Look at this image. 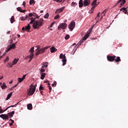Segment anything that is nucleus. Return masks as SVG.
Returning a JSON list of instances; mask_svg holds the SVG:
<instances>
[{
    "label": "nucleus",
    "instance_id": "1",
    "mask_svg": "<svg viewBox=\"0 0 128 128\" xmlns=\"http://www.w3.org/2000/svg\"><path fill=\"white\" fill-rule=\"evenodd\" d=\"M44 19L41 18L40 20H35L33 24V28L34 30H36V28H40V26H42L44 24Z\"/></svg>",
    "mask_w": 128,
    "mask_h": 128
},
{
    "label": "nucleus",
    "instance_id": "2",
    "mask_svg": "<svg viewBox=\"0 0 128 128\" xmlns=\"http://www.w3.org/2000/svg\"><path fill=\"white\" fill-rule=\"evenodd\" d=\"M27 92L28 96H32V94H34V92H36V86H34V85L31 84L30 86V89H28Z\"/></svg>",
    "mask_w": 128,
    "mask_h": 128
},
{
    "label": "nucleus",
    "instance_id": "3",
    "mask_svg": "<svg viewBox=\"0 0 128 128\" xmlns=\"http://www.w3.org/2000/svg\"><path fill=\"white\" fill-rule=\"evenodd\" d=\"M50 46H47L44 48H42L40 50H38L37 51H36L35 56H38V54H42L46 52V50H48V48H49Z\"/></svg>",
    "mask_w": 128,
    "mask_h": 128
},
{
    "label": "nucleus",
    "instance_id": "4",
    "mask_svg": "<svg viewBox=\"0 0 128 128\" xmlns=\"http://www.w3.org/2000/svg\"><path fill=\"white\" fill-rule=\"evenodd\" d=\"M46 68H48V62H43L42 64V66L41 67L40 73L44 72H46Z\"/></svg>",
    "mask_w": 128,
    "mask_h": 128
},
{
    "label": "nucleus",
    "instance_id": "5",
    "mask_svg": "<svg viewBox=\"0 0 128 128\" xmlns=\"http://www.w3.org/2000/svg\"><path fill=\"white\" fill-rule=\"evenodd\" d=\"M76 26V22L72 21L70 22V24L68 25V28L70 30V32H72V30Z\"/></svg>",
    "mask_w": 128,
    "mask_h": 128
},
{
    "label": "nucleus",
    "instance_id": "6",
    "mask_svg": "<svg viewBox=\"0 0 128 128\" xmlns=\"http://www.w3.org/2000/svg\"><path fill=\"white\" fill-rule=\"evenodd\" d=\"M68 26V24L66 23H62L58 26V30H66V28Z\"/></svg>",
    "mask_w": 128,
    "mask_h": 128
},
{
    "label": "nucleus",
    "instance_id": "7",
    "mask_svg": "<svg viewBox=\"0 0 128 128\" xmlns=\"http://www.w3.org/2000/svg\"><path fill=\"white\" fill-rule=\"evenodd\" d=\"M88 36H90V33H88L84 35V36L82 37V38L80 40L79 42L81 44H82V42H84V40H86L87 38H88Z\"/></svg>",
    "mask_w": 128,
    "mask_h": 128
},
{
    "label": "nucleus",
    "instance_id": "8",
    "mask_svg": "<svg viewBox=\"0 0 128 128\" xmlns=\"http://www.w3.org/2000/svg\"><path fill=\"white\" fill-rule=\"evenodd\" d=\"M116 56H107V60L108 62H114V58H116Z\"/></svg>",
    "mask_w": 128,
    "mask_h": 128
},
{
    "label": "nucleus",
    "instance_id": "9",
    "mask_svg": "<svg viewBox=\"0 0 128 128\" xmlns=\"http://www.w3.org/2000/svg\"><path fill=\"white\" fill-rule=\"evenodd\" d=\"M0 118L4 120H8V115L6 114H2L0 115Z\"/></svg>",
    "mask_w": 128,
    "mask_h": 128
},
{
    "label": "nucleus",
    "instance_id": "10",
    "mask_svg": "<svg viewBox=\"0 0 128 128\" xmlns=\"http://www.w3.org/2000/svg\"><path fill=\"white\" fill-rule=\"evenodd\" d=\"M30 30V24H28L27 26H25V27H22V30L23 32H24V30H27L28 32Z\"/></svg>",
    "mask_w": 128,
    "mask_h": 128
},
{
    "label": "nucleus",
    "instance_id": "11",
    "mask_svg": "<svg viewBox=\"0 0 128 128\" xmlns=\"http://www.w3.org/2000/svg\"><path fill=\"white\" fill-rule=\"evenodd\" d=\"M126 0H119L117 2L116 4H120V6L122 8V6H124V4H126Z\"/></svg>",
    "mask_w": 128,
    "mask_h": 128
},
{
    "label": "nucleus",
    "instance_id": "12",
    "mask_svg": "<svg viewBox=\"0 0 128 128\" xmlns=\"http://www.w3.org/2000/svg\"><path fill=\"white\" fill-rule=\"evenodd\" d=\"M84 6H88L90 4V0H84Z\"/></svg>",
    "mask_w": 128,
    "mask_h": 128
},
{
    "label": "nucleus",
    "instance_id": "13",
    "mask_svg": "<svg viewBox=\"0 0 128 128\" xmlns=\"http://www.w3.org/2000/svg\"><path fill=\"white\" fill-rule=\"evenodd\" d=\"M128 8H122L120 10V11L122 12L123 10V12H124V14H128Z\"/></svg>",
    "mask_w": 128,
    "mask_h": 128
},
{
    "label": "nucleus",
    "instance_id": "14",
    "mask_svg": "<svg viewBox=\"0 0 128 128\" xmlns=\"http://www.w3.org/2000/svg\"><path fill=\"white\" fill-rule=\"evenodd\" d=\"M114 61L116 62H122V60H120V57H116V58H114Z\"/></svg>",
    "mask_w": 128,
    "mask_h": 128
},
{
    "label": "nucleus",
    "instance_id": "15",
    "mask_svg": "<svg viewBox=\"0 0 128 128\" xmlns=\"http://www.w3.org/2000/svg\"><path fill=\"white\" fill-rule=\"evenodd\" d=\"M50 52H56L58 50V49H56L54 46H52L50 48Z\"/></svg>",
    "mask_w": 128,
    "mask_h": 128
},
{
    "label": "nucleus",
    "instance_id": "16",
    "mask_svg": "<svg viewBox=\"0 0 128 128\" xmlns=\"http://www.w3.org/2000/svg\"><path fill=\"white\" fill-rule=\"evenodd\" d=\"M64 10V7H62L61 8L57 9L56 11V13L58 14V12H62Z\"/></svg>",
    "mask_w": 128,
    "mask_h": 128
},
{
    "label": "nucleus",
    "instance_id": "17",
    "mask_svg": "<svg viewBox=\"0 0 128 128\" xmlns=\"http://www.w3.org/2000/svg\"><path fill=\"white\" fill-rule=\"evenodd\" d=\"M84 1L82 0H80L79 1V8H82L84 6Z\"/></svg>",
    "mask_w": 128,
    "mask_h": 128
},
{
    "label": "nucleus",
    "instance_id": "18",
    "mask_svg": "<svg viewBox=\"0 0 128 128\" xmlns=\"http://www.w3.org/2000/svg\"><path fill=\"white\" fill-rule=\"evenodd\" d=\"M18 102L17 104H16L14 105L8 106L5 110H4V112H6V110H8V108H14V106H18Z\"/></svg>",
    "mask_w": 128,
    "mask_h": 128
},
{
    "label": "nucleus",
    "instance_id": "19",
    "mask_svg": "<svg viewBox=\"0 0 128 128\" xmlns=\"http://www.w3.org/2000/svg\"><path fill=\"white\" fill-rule=\"evenodd\" d=\"M6 88H8V86H6V83L4 82L2 85L1 86L2 90H6Z\"/></svg>",
    "mask_w": 128,
    "mask_h": 128
},
{
    "label": "nucleus",
    "instance_id": "20",
    "mask_svg": "<svg viewBox=\"0 0 128 128\" xmlns=\"http://www.w3.org/2000/svg\"><path fill=\"white\" fill-rule=\"evenodd\" d=\"M17 10L18 12H26V10H22V8H20V7L17 8Z\"/></svg>",
    "mask_w": 128,
    "mask_h": 128
},
{
    "label": "nucleus",
    "instance_id": "21",
    "mask_svg": "<svg viewBox=\"0 0 128 128\" xmlns=\"http://www.w3.org/2000/svg\"><path fill=\"white\" fill-rule=\"evenodd\" d=\"M29 58H30L29 62H32V60L34 58V53H30V54Z\"/></svg>",
    "mask_w": 128,
    "mask_h": 128
},
{
    "label": "nucleus",
    "instance_id": "22",
    "mask_svg": "<svg viewBox=\"0 0 128 128\" xmlns=\"http://www.w3.org/2000/svg\"><path fill=\"white\" fill-rule=\"evenodd\" d=\"M12 96V92H10L9 94H8L7 98H6V100H10V97Z\"/></svg>",
    "mask_w": 128,
    "mask_h": 128
},
{
    "label": "nucleus",
    "instance_id": "23",
    "mask_svg": "<svg viewBox=\"0 0 128 128\" xmlns=\"http://www.w3.org/2000/svg\"><path fill=\"white\" fill-rule=\"evenodd\" d=\"M97 0H94V1L92 2V6H98V4H96Z\"/></svg>",
    "mask_w": 128,
    "mask_h": 128
},
{
    "label": "nucleus",
    "instance_id": "24",
    "mask_svg": "<svg viewBox=\"0 0 128 128\" xmlns=\"http://www.w3.org/2000/svg\"><path fill=\"white\" fill-rule=\"evenodd\" d=\"M62 62H63L62 66H65V64H66V57L65 58H64L62 60Z\"/></svg>",
    "mask_w": 128,
    "mask_h": 128
},
{
    "label": "nucleus",
    "instance_id": "25",
    "mask_svg": "<svg viewBox=\"0 0 128 128\" xmlns=\"http://www.w3.org/2000/svg\"><path fill=\"white\" fill-rule=\"evenodd\" d=\"M27 108L28 110H32V105L31 104H28L27 105Z\"/></svg>",
    "mask_w": 128,
    "mask_h": 128
},
{
    "label": "nucleus",
    "instance_id": "26",
    "mask_svg": "<svg viewBox=\"0 0 128 128\" xmlns=\"http://www.w3.org/2000/svg\"><path fill=\"white\" fill-rule=\"evenodd\" d=\"M10 22L11 24H14V22H16V20H14V16H12L11 17Z\"/></svg>",
    "mask_w": 128,
    "mask_h": 128
},
{
    "label": "nucleus",
    "instance_id": "27",
    "mask_svg": "<svg viewBox=\"0 0 128 128\" xmlns=\"http://www.w3.org/2000/svg\"><path fill=\"white\" fill-rule=\"evenodd\" d=\"M40 74H41V77H40L41 80H44L46 74V73H43V74L40 73Z\"/></svg>",
    "mask_w": 128,
    "mask_h": 128
},
{
    "label": "nucleus",
    "instance_id": "28",
    "mask_svg": "<svg viewBox=\"0 0 128 128\" xmlns=\"http://www.w3.org/2000/svg\"><path fill=\"white\" fill-rule=\"evenodd\" d=\"M28 15H26L25 17H22L21 18V20H28Z\"/></svg>",
    "mask_w": 128,
    "mask_h": 128
},
{
    "label": "nucleus",
    "instance_id": "29",
    "mask_svg": "<svg viewBox=\"0 0 128 128\" xmlns=\"http://www.w3.org/2000/svg\"><path fill=\"white\" fill-rule=\"evenodd\" d=\"M18 59L15 58L12 62V65L14 66V64H16L18 63Z\"/></svg>",
    "mask_w": 128,
    "mask_h": 128
},
{
    "label": "nucleus",
    "instance_id": "30",
    "mask_svg": "<svg viewBox=\"0 0 128 128\" xmlns=\"http://www.w3.org/2000/svg\"><path fill=\"white\" fill-rule=\"evenodd\" d=\"M33 16L35 17L36 19V18H40V16H38V14H36V13L34 12L33 13Z\"/></svg>",
    "mask_w": 128,
    "mask_h": 128
},
{
    "label": "nucleus",
    "instance_id": "31",
    "mask_svg": "<svg viewBox=\"0 0 128 128\" xmlns=\"http://www.w3.org/2000/svg\"><path fill=\"white\" fill-rule=\"evenodd\" d=\"M66 58V56L64 55V54H60V59L62 58L63 60L64 58Z\"/></svg>",
    "mask_w": 128,
    "mask_h": 128
},
{
    "label": "nucleus",
    "instance_id": "32",
    "mask_svg": "<svg viewBox=\"0 0 128 128\" xmlns=\"http://www.w3.org/2000/svg\"><path fill=\"white\" fill-rule=\"evenodd\" d=\"M30 53H34V47H32L30 48Z\"/></svg>",
    "mask_w": 128,
    "mask_h": 128
},
{
    "label": "nucleus",
    "instance_id": "33",
    "mask_svg": "<svg viewBox=\"0 0 128 128\" xmlns=\"http://www.w3.org/2000/svg\"><path fill=\"white\" fill-rule=\"evenodd\" d=\"M10 46L12 48V50L16 48V44H12V45H10Z\"/></svg>",
    "mask_w": 128,
    "mask_h": 128
},
{
    "label": "nucleus",
    "instance_id": "34",
    "mask_svg": "<svg viewBox=\"0 0 128 128\" xmlns=\"http://www.w3.org/2000/svg\"><path fill=\"white\" fill-rule=\"evenodd\" d=\"M36 4V2H34V0H30V4Z\"/></svg>",
    "mask_w": 128,
    "mask_h": 128
},
{
    "label": "nucleus",
    "instance_id": "35",
    "mask_svg": "<svg viewBox=\"0 0 128 128\" xmlns=\"http://www.w3.org/2000/svg\"><path fill=\"white\" fill-rule=\"evenodd\" d=\"M36 48H37L36 49V52H38V50H40V46H36Z\"/></svg>",
    "mask_w": 128,
    "mask_h": 128
},
{
    "label": "nucleus",
    "instance_id": "36",
    "mask_svg": "<svg viewBox=\"0 0 128 128\" xmlns=\"http://www.w3.org/2000/svg\"><path fill=\"white\" fill-rule=\"evenodd\" d=\"M10 50H12V47L10 46L7 48V50H6V52H10Z\"/></svg>",
    "mask_w": 128,
    "mask_h": 128
},
{
    "label": "nucleus",
    "instance_id": "37",
    "mask_svg": "<svg viewBox=\"0 0 128 128\" xmlns=\"http://www.w3.org/2000/svg\"><path fill=\"white\" fill-rule=\"evenodd\" d=\"M10 50H12V47L10 46L7 48V50H6V52H10Z\"/></svg>",
    "mask_w": 128,
    "mask_h": 128
},
{
    "label": "nucleus",
    "instance_id": "38",
    "mask_svg": "<svg viewBox=\"0 0 128 128\" xmlns=\"http://www.w3.org/2000/svg\"><path fill=\"white\" fill-rule=\"evenodd\" d=\"M9 60H10V58H8V56H7L4 62H8Z\"/></svg>",
    "mask_w": 128,
    "mask_h": 128
},
{
    "label": "nucleus",
    "instance_id": "39",
    "mask_svg": "<svg viewBox=\"0 0 128 128\" xmlns=\"http://www.w3.org/2000/svg\"><path fill=\"white\" fill-rule=\"evenodd\" d=\"M98 18H100V12L98 13L96 17L95 18L96 20H98Z\"/></svg>",
    "mask_w": 128,
    "mask_h": 128
},
{
    "label": "nucleus",
    "instance_id": "40",
    "mask_svg": "<svg viewBox=\"0 0 128 128\" xmlns=\"http://www.w3.org/2000/svg\"><path fill=\"white\" fill-rule=\"evenodd\" d=\"M40 90H44V87H42V84H41L39 88Z\"/></svg>",
    "mask_w": 128,
    "mask_h": 128
},
{
    "label": "nucleus",
    "instance_id": "41",
    "mask_svg": "<svg viewBox=\"0 0 128 128\" xmlns=\"http://www.w3.org/2000/svg\"><path fill=\"white\" fill-rule=\"evenodd\" d=\"M65 40H68L70 38V35L66 34L64 37Z\"/></svg>",
    "mask_w": 128,
    "mask_h": 128
},
{
    "label": "nucleus",
    "instance_id": "42",
    "mask_svg": "<svg viewBox=\"0 0 128 128\" xmlns=\"http://www.w3.org/2000/svg\"><path fill=\"white\" fill-rule=\"evenodd\" d=\"M12 66H14V65H12V64L8 63L7 66H8V68H12Z\"/></svg>",
    "mask_w": 128,
    "mask_h": 128
},
{
    "label": "nucleus",
    "instance_id": "43",
    "mask_svg": "<svg viewBox=\"0 0 128 128\" xmlns=\"http://www.w3.org/2000/svg\"><path fill=\"white\" fill-rule=\"evenodd\" d=\"M48 18V13H47L44 16V18Z\"/></svg>",
    "mask_w": 128,
    "mask_h": 128
},
{
    "label": "nucleus",
    "instance_id": "44",
    "mask_svg": "<svg viewBox=\"0 0 128 128\" xmlns=\"http://www.w3.org/2000/svg\"><path fill=\"white\" fill-rule=\"evenodd\" d=\"M82 46V43L80 42H78V43L76 44L77 48H80Z\"/></svg>",
    "mask_w": 128,
    "mask_h": 128
},
{
    "label": "nucleus",
    "instance_id": "45",
    "mask_svg": "<svg viewBox=\"0 0 128 128\" xmlns=\"http://www.w3.org/2000/svg\"><path fill=\"white\" fill-rule=\"evenodd\" d=\"M52 86H56V81L54 82V84H52Z\"/></svg>",
    "mask_w": 128,
    "mask_h": 128
},
{
    "label": "nucleus",
    "instance_id": "46",
    "mask_svg": "<svg viewBox=\"0 0 128 128\" xmlns=\"http://www.w3.org/2000/svg\"><path fill=\"white\" fill-rule=\"evenodd\" d=\"M7 115H8V116H10V118H12L14 116V115H12L10 112L8 113Z\"/></svg>",
    "mask_w": 128,
    "mask_h": 128
},
{
    "label": "nucleus",
    "instance_id": "47",
    "mask_svg": "<svg viewBox=\"0 0 128 128\" xmlns=\"http://www.w3.org/2000/svg\"><path fill=\"white\" fill-rule=\"evenodd\" d=\"M54 20H56L57 18H60V15L58 14L54 18Z\"/></svg>",
    "mask_w": 128,
    "mask_h": 128
},
{
    "label": "nucleus",
    "instance_id": "48",
    "mask_svg": "<svg viewBox=\"0 0 128 128\" xmlns=\"http://www.w3.org/2000/svg\"><path fill=\"white\" fill-rule=\"evenodd\" d=\"M28 16V17H29V16H34V13H33V14L32 13V12L29 13Z\"/></svg>",
    "mask_w": 128,
    "mask_h": 128
},
{
    "label": "nucleus",
    "instance_id": "49",
    "mask_svg": "<svg viewBox=\"0 0 128 128\" xmlns=\"http://www.w3.org/2000/svg\"><path fill=\"white\" fill-rule=\"evenodd\" d=\"M18 80L19 82H22L24 80L22 78H18Z\"/></svg>",
    "mask_w": 128,
    "mask_h": 128
},
{
    "label": "nucleus",
    "instance_id": "50",
    "mask_svg": "<svg viewBox=\"0 0 128 128\" xmlns=\"http://www.w3.org/2000/svg\"><path fill=\"white\" fill-rule=\"evenodd\" d=\"M48 88H49V92H52V86H48Z\"/></svg>",
    "mask_w": 128,
    "mask_h": 128
},
{
    "label": "nucleus",
    "instance_id": "51",
    "mask_svg": "<svg viewBox=\"0 0 128 128\" xmlns=\"http://www.w3.org/2000/svg\"><path fill=\"white\" fill-rule=\"evenodd\" d=\"M102 14H104V16H106V10H105Z\"/></svg>",
    "mask_w": 128,
    "mask_h": 128
},
{
    "label": "nucleus",
    "instance_id": "52",
    "mask_svg": "<svg viewBox=\"0 0 128 128\" xmlns=\"http://www.w3.org/2000/svg\"><path fill=\"white\" fill-rule=\"evenodd\" d=\"M34 22V20H31V21L30 22L29 24H32Z\"/></svg>",
    "mask_w": 128,
    "mask_h": 128
},
{
    "label": "nucleus",
    "instance_id": "53",
    "mask_svg": "<svg viewBox=\"0 0 128 128\" xmlns=\"http://www.w3.org/2000/svg\"><path fill=\"white\" fill-rule=\"evenodd\" d=\"M26 74H24L22 76V80H24V78H26Z\"/></svg>",
    "mask_w": 128,
    "mask_h": 128
},
{
    "label": "nucleus",
    "instance_id": "54",
    "mask_svg": "<svg viewBox=\"0 0 128 128\" xmlns=\"http://www.w3.org/2000/svg\"><path fill=\"white\" fill-rule=\"evenodd\" d=\"M76 6V2H72V6Z\"/></svg>",
    "mask_w": 128,
    "mask_h": 128
},
{
    "label": "nucleus",
    "instance_id": "55",
    "mask_svg": "<svg viewBox=\"0 0 128 128\" xmlns=\"http://www.w3.org/2000/svg\"><path fill=\"white\" fill-rule=\"evenodd\" d=\"M3 112H4V110L2 108L0 109V114H2Z\"/></svg>",
    "mask_w": 128,
    "mask_h": 128
},
{
    "label": "nucleus",
    "instance_id": "56",
    "mask_svg": "<svg viewBox=\"0 0 128 128\" xmlns=\"http://www.w3.org/2000/svg\"><path fill=\"white\" fill-rule=\"evenodd\" d=\"M30 20H34V22H36V18H30Z\"/></svg>",
    "mask_w": 128,
    "mask_h": 128
},
{
    "label": "nucleus",
    "instance_id": "57",
    "mask_svg": "<svg viewBox=\"0 0 128 128\" xmlns=\"http://www.w3.org/2000/svg\"><path fill=\"white\" fill-rule=\"evenodd\" d=\"M18 83L15 84L13 87H12V88H16L18 86Z\"/></svg>",
    "mask_w": 128,
    "mask_h": 128
},
{
    "label": "nucleus",
    "instance_id": "58",
    "mask_svg": "<svg viewBox=\"0 0 128 128\" xmlns=\"http://www.w3.org/2000/svg\"><path fill=\"white\" fill-rule=\"evenodd\" d=\"M54 24V22H52L50 25V28H52Z\"/></svg>",
    "mask_w": 128,
    "mask_h": 128
},
{
    "label": "nucleus",
    "instance_id": "59",
    "mask_svg": "<svg viewBox=\"0 0 128 128\" xmlns=\"http://www.w3.org/2000/svg\"><path fill=\"white\" fill-rule=\"evenodd\" d=\"M95 8H96V6H92V7L91 8V10H94Z\"/></svg>",
    "mask_w": 128,
    "mask_h": 128
},
{
    "label": "nucleus",
    "instance_id": "60",
    "mask_svg": "<svg viewBox=\"0 0 128 128\" xmlns=\"http://www.w3.org/2000/svg\"><path fill=\"white\" fill-rule=\"evenodd\" d=\"M10 114H12L14 116V111H12V112H10Z\"/></svg>",
    "mask_w": 128,
    "mask_h": 128
},
{
    "label": "nucleus",
    "instance_id": "61",
    "mask_svg": "<svg viewBox=\"0 0 128 128\" xmlns=\"http://www.w3.org/2000/svg\"><path fill=\"white\" fill-rule=\"evenodd\" d=\"M10 121H11L12 123H14V121L12 119H10Z\"/></svg>",
    "mask_w": 128,
    "mask_h": 128
},
{
    "label": "nucleus",
    "instance_id": "62",
    "mask_svg": "<svg viewBox=\"0 0 128 128\" xmlns=\"http://www.w3.org/2000/svg\"><path fill=\"white\" fill-rule=\"evenodd\" d=\"M14 123H12V122H10V124H10V126H12V124H13Z\"/></svg>",
    "mask_w": 128,
    "mask_h": 128
},
{
    "label": "nucleus",
    "instance_id": "63",
    "mask_svg": "<svg viewBox=\"0 0 128 128\" xmlns=\"http://www.w3.org/2000/svg\"><path fill=\"white\" fill-rule=\"evenodd\" d=\"M90 14H92V12H94V10H90Z\"/></svg>",
    "mask_w": 128,
    "mask_h": 128
},
{
    "label": "nucleus",
    "instance_id": "64",
    "mask_svg": "<svg viewBox=\"0 0 128 128\" xmlns=\"http://www.w3.org/2000/svg\"><path fill=\"white\" fill-rule=\"evenodd\" d=\"M22 6H26V2H23Z\"/></svg>",
    "mask_w": 128,
    "mask_h": 128
}]
</instances>
